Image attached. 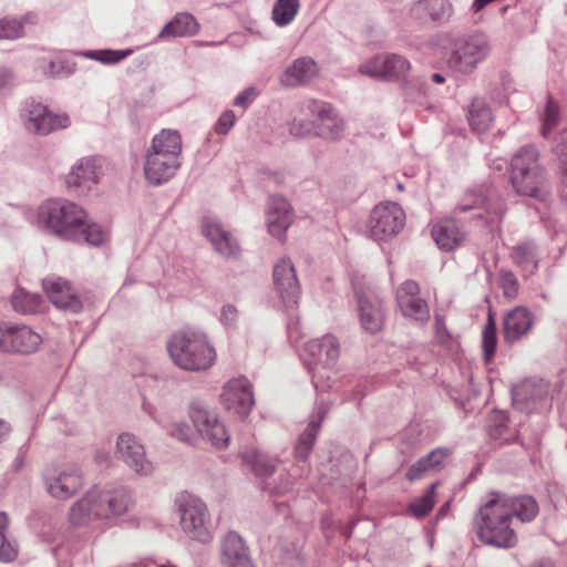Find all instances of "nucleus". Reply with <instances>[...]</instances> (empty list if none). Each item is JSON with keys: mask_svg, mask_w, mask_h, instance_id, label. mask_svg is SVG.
Returning a JSON list of instances; mask_svg holds the SVG:
<instances>
[{"mask_svg": "<svg viewBox=\"0 0 567 567\" xmlns=\"http://www.w3.org/2000/svg\"><path fill=\"white\" fill-rule=\"evenodd\" d=\"M167 351L173 362L185 371H205L216 360L206 333L192 328L174 332L167 341Z\"/></svg>", "mask_w": 567, "mask_h": 567, "instance_id": "obj_3", "label": "nucleus"}, {"mask_svg": "<svg viewBox=\"0 0 567 567\" xmlns=\"http://www.w3.org/2000/svg\"><path fill=\"white\" fill-rule=\"evenodd\" d=\"M317 62L310 56L296 59L280 75V83L285 86H298L310 82L318 75Z\"/></svg>", "mask_w": 567, "mask_h": 567, "instance_id": "obj_28", "label": "nucleus"}, {"mask_svg": "<svg viewBox=\"0 0 567 567\" xmlns=\"http://www.w3.org/2000/svg\"><path fill=\"white\" fill-rule=\"evenodd\" d=\"M330 410V404L324 402V401H320L317 403L316 405V417H312L309 422H318V430H320V426H321V423L322 421L324 420V417L327 416L328 412Z\"/></svg>", "mask_w": 567, "mask_h": 567, "instance_id": "obj_62", "label": "nucleus"}, {"mask_svg": "<svg viewBox=\"0 0 567 567\" xmlns=\"http://www.w3.org/2000/svg\"><path fill=\"white\" fill-rule=\"evenodd\" d=\"M431 235L439 248L444 251H452L464 240V234L454 219L440 220L433 225Z\"/></svg>", "mask_w": 567, "mask_h": 567, "instance_id": "obj_32", "label": "nucleus"}, {"mask_svg": "<svg viewBox=\"0 0 567 567\" xmlns=\"http://www.w3.org/2000/svg\"><path fill=\"white\" fill-rule=\"evenodd\" d=\"M13 310L29 316L41 313L47 309V302L39 293H32L23 288H17L10 298Z\"/></svg>", "mask_w": 567, "mask_h": 567, "instance_id": "obj_34", "label": "nucleus"}, {"mask_svg": "<svg viewBox=\"0 0 567 567\" xmlns=\"http://www.w3.org/2000/svg\"><path fill=\"white\" fill-rule=\"evenodd\" d=\"M11 427L10 425L0 419V443L8 436Z\"/></svg>", "mask_w": 567, "mask_h": 567, "instance_id": "obj_63", "label": "nucleus"}, {"mask_svg": "<svg viewBox=\"0 0 567 567\" xmlns=\"http://www.w3.org/2000/svg\"><path fill=\"white\" fill-rule=\"evenodd\" d=\"M9 516L6 512H0V560L4 563L12 561L18 556L17 542L8 536Z\"/></svg>", "mask_w": 567, "mask_h": 567, "instance_id": "obj_41", "label": "nucleus"}, {"mask_svg": "<svg viewBox=\"0 0 567 567\" xmlns=\"http://www.w3.org/2000/svg\"><path fill=\"white\" fill-rule=\"evenodd\" d=\"M181 167V161L173 155H161L147 148L144 162V175L153 186H159L173 178Z\"/></svg>", "mask_w": 567, "mask_h": 567, "instance_id": "obj_19", "label": "nucleus"}, {"mask_svg": "<svg viewBox=\"0 0 567 567\" xmlns=\"http://www.w3.org/2000/svg\"><path fill=\"white\" fill-rule=\"evenodd\" d=\"M243 464L248 466L258 477L272 475L278 466V460L255 449H246L240 453Z\"/></svg>", "mask_w": 567, "mask_h": 567, "instance_id": "obj_33", "label": "nucleus"}, {"mask_svg": "<svg viewBox=\"0 0 567 567\" xmlns=\"http://www.w3.org/2000/svg\"><path fill=\"white\" fill-rule=\"evenodd\" d=\"M497 347V334H496V322L493 313L489 311L486 323L482 332V350L483 358L486 362H489L496 352Z\"/></svg>", "mask_w": 567, "mask_h": 567, "instance_id": "obj_43", "label": "nucleus"}, {"mask_svg": "<svg viewBox=\"0 0 567 567\" xmlns=\"http://www.w3.org/2000/svg\"><path fill=\"white\" fill-rule=\"evenodd\" d=\"M491 52L488 38L483 33L454 37L450 40L447 66L461 74H471Z\"/></svg>", "mask_w": 567, "mask_h": 567, "instance_id": "obj_5", "label": "nucleus"}, {"mask_svg": "<svg viewBox=\"0 0 567 567\" xmlns=\"http://www.w3.org/2000/svg\"><path fill=\"white\" fill-rule=\"evenodd\" d=\"M433 471L426 456L421 457L412 464L405 473V478L410 482L421 480L427 472Z\"/></svg>", "mask_w": 567, "mask_h": 567, "instance_id": "obj_52", "label": "nucleus"}, {"mask_svg": "<svg viewBox=\"0 0 567 567\" xmlns=\"http://www.w3.org/2000/svg\"><path fill=\"white\" fill-rule=\"evenodd\" d=\"M133 53L132 49L126 50H96L89 51L85 55L90 56L96 61H100L104 64H114L117 63L125 58L130 56Z\"/></svg>", "mask_w": 567, "mask_h": 567, "instance_id": "obj_47", "label": "nucleus"}, {"mask_svg": "<svg viewBox=\"0 0 567 567\" xmlns=\"http://www.w3.org/2000/svg\"><path fill=\"white\" fill-rule=\"evenodd\" d=\"M398 302L401 313L415 322L425 323L430 320V308L427 302L420 298H405Z\"/></svg>", "mask_w": 567, "mask_h": 567, "instance_id": "obj_39", "label": "nucleus"}, {"mask_svg": "<svg viewBox=\"0 0 567 567\" xmlns=\"http://www.w3.org/2000/svg\"><path fill=\"white\" fill-rule=\"evenodd\" d=\"M41 343L42 337L28 326L0 323V350L3 352L30 354Z\"/></svg>", "mask_w": 567, "mask_h": 567, "instance_id": "obj_10", "label": "nucleus"}, {"mask_svg": "<svg viewBox=\"0 0 567 567\" xmlns=\"http://www.w3.org/2000/svg\"><path fill=\"white\" fill-rule=\"evenodd\" d=\"M420 285L412 279H408L401 284L396 291V301H400L405 298H414L420 295Z\"/></svg>", "mask_w": 567, "mask_h": 567, "instance_id": "obj_56", "label": "nucleus"}, {"mask_svg": "<svg viewBox=\"0 0 567 567\" xmlns=\"http://www.w3.org/2000/svg\"><path fill=\"white\" fill-rule=\"evenodd\" d=\"M80 205L63 198L47 199L37 210V223L49 235L100 247L107 240L109 233L101 225L89 223Z\"/></svg>", "mask_w": 567, "mask_h": 567, "instance_id": "obj_1", "label": "nucleus"}, {"mask_svg": "<svg viewBox=\"0 0 567 567\" xmlns=\"http://www.w3.org/2000/svg\"><path fill=\"white\" fill-rule=\"evenodd\" d=\"M560 121V111L559 106L556 102L553 101V99H549L544 116H543V125H542V135L545 138H548L551 132L557 127Z\"/></svg>", "mask_w": 567, "mask_h": 567, "instance_id": "obj_46", "label": "nucleus"}, {"mask_svg": "<svg viewBox=\"0 0 567 567\" xmlns=\"http://www.w3.org/2000/svg\"><path fill=\"white\" fill-rule=\"evenodd\" d=\"M355 297L362 329L371 334L380 332L386 317L383 300L362 290H355Z\"/></svg>", "mask_w": 567, "mask_h": 567, "instance_id": "obj_15", "label": "nucleus"}, {"mask_svg": "<svg viewBox=\"0 0 567 567\" xmlns=\"http://www.w3.org/2000/svg\"><path fill=\"white\" fill-rule=\"evenodd\" d=\"M44 485L52 497L68 499L82 488L83 475L75 465L48 470L44 474Z\"/></svg>", "mask_w": 567, "mask_h": 567, "instance_id": "obj_12", "label": "nucleus"}, {"mask_svg": "<svg viewBox=\"0 0 567 567\" xmlns=\"http://www.w3.org/2000/svg\"><path fill=\"white\" fill-rule=\"evenodd\" d=\"M410 69V61L396 53L375 55L359 66L360 73L382 80L404 79Z\"/></svg>", "mask_w": 567, "mask_h": 567, "instance_id": "obj_11", "label": "nucleus"}, {"mask_svg": "<svg viewBox=\"0 0 567 567\" xmlns=\"http://www.w3.org/2000/svg\"><path fill=\"white\" fill-rule=\"evenodd\" d=\"M238 319V311L233 305H225L220 310V321L226 327H231Z\"/></svg>", "mask_w": 567, "mask_h": 567, "instance_id": "obj_61", "label": "nucleus"}, {"mask_svg": "<svg viewBox=\"0 0 567 567\" xmlns=\"http://www.w3.org/2000/svg\"><path fill=\"white\" fill-rule=\"evenodd\" d=\"M204 236L210 241L214 249L226 259H238L241 254L237 238L224 226L212 218H204L202 223Z\"/></svg>", "mask_w": 567, "mask_h": 567, "instance_id": "obj_18", "label": "nucleus"}, {"mask_svg": "<svg viewBox=\"0 0 567 567\" xmlns=\"http://www.w3.org/2000/svg\"><path fill=\"white\" fill-rule=\"evenodd\" d=\"M560 167H561V183L564 186L567 187V161L566 159H559Z\"/></svg>", "mask_w": 567, "mask_h": 567, "instance_id": "obj_64", "label": "nucleus"}, {"mask_svg": "<svg viewBox=\"0 0 567 567\" xmlns=\"http://www.w3.org/2000/svg\"><path fill=\"white\" fill-rule=\"evenodd\" d=\"M21 116L24 118L25 128L29 132L42 136L71 125L70 116L66 113H54L48 105L32 97L24 101Z\"/></svg>", "mask_w": 567, "mask_h": 567, "instance_id": "obj_8", "label": "nucleus"}, {"mask_svg": "<svg viewBox=\"0 0 567 567\" xmlns=\"http://www.w3.org/2000/svg\"><path fill=\"white\" fill-rule=\"evenodd\" d=\"M134 499L131 489L121 486L95 493V518H111L121 516L130 511Z\"/></svg>", "mask_w": 567, "mask_h": 567, "instance_id": "obj_14", "label": "nucleus"}, {"mask_svg": "<svg viewBox=\"0 0 567 567\" xmlns=\"http://www.w3.org/2000/svg\"><path fill=\"white\" fill-rule=\"evenodd\" d=\"M299 0H276L272 7V20L278 27L288 25L297 16Z\"/></svg>", "mask_w": 567, "mask_h": 567, "instance_id": "obj_42", "label": "nucleus"}, {"mask_svg": "<svg viewBox=\"0 0 567 567\" xmlns=\"http://www.w3.org/2000/svg\"><path fill=\"white\" fill-rule=\"evenodd\" d=\"M148 148L158 152L161 155H173L179 159L182 154V136L176 130L163 128L153 136Z\"/></svg>", "mask_w": 567, "mask_h": 567, "instance_id": "obj_35", "label": "nucleus"}, {"mask_svg": "<svg viewBox=\"0 0 567 567\" xmlns=\"http://www.w3.org/2000/svg\"><path fill=\"white\" fill-rule=\"evenodd\" d=\"M16 86V75L12 70L1 66L0 68V94H7Z\"/></svg>", "mask_w": 567, "mask_h": 567, "instance_id": "obj_57", "label": "nucleus"}, {"mask_svg": "<svg viewBox=\"0 0 567 567\" xmlns=\"http://www.w3.org/2000/svg\"><path fill=\"white\" fill-rule=\"evenodd\" d=\"M200 435L218 450L227 447L230 439L225 425L216 417L207 425V431H202Z\"/></svg>", "mask_w": 567, "mask_h": 567, "instance_id": "obj_44", "label": "nucleus"}, {"mask_svg": "<svg viewBox=\"0 0 567 567\" xmlns=\"http://www.w3.org/2000/svg\"><path fill=\"white\" fill-rule=\"evenodd\" d=\"M405 225V213L396 203L377 205L370 214L369 234L375 241L395 237Z\"/></svg>", "mask_w": 567, "mask_h": 567, "instance_id": "obj_9", "label": "nucleus"}, {"mask_svg": "<svg viewBox=\"0 0 567 567\" xmlns=\"http://www.w3.org/2000/svg\"><path fill=\"white\" fill-rule=\"evenodd\" d=\"M168 434L182 442H188L192 435V430L188 424L184 422L173 423L167 429Z\"/></svg>", "mask_w": 567, "mask_h": 567, "instance_id": "obj_58", "label": "nucleus"}, {"mask_svg": "<svg viewBox=\"0 0 567 567\" xmlns=\"http://www.w3.org/2000/svg\"><path fill=\"white\" fill-rule=\"evenodd\" d=\"M509 257L524 276L534 275L540 261V249L533 239H524L511 248Z\"/></svg>", "mask_w": 567, "mask_h": 567, "instance_id": "obj_26", "label": "nucleus"}, {"mask_svg": "<svg viewBox=\"0 0 567 567\" xmlns=\"http://www.w3.org/2000/svg\"><path fill=\"white\" fill-rule=\"evenodd\" d=\"M23 35V24L16 19L0 20V40H14Z\"/></svg>", "mask_w": 567, "mask_h": 567, "instance_id": "obj_49", "label": "nucleus"}, {"mask_svg": "<svg viewBox=\"0 0 567 567\" xmlns=\"http://www.w3.org/2000/svg\"><path fill=\"white\" fill-rule=\"evenodd\" d=\"M508 416L503 411H494L487 423V433L489 439L495 442L497 446H503L516 442L518 437L507 435Z\"/></svg>", "mask_w": 567, "mask_h": 567, "instance_id": "obj_36", "label": "nucleus"}, {"mask_svg": "<svg viewBox=\"0 0 567 567\" xmlns=\"http://www.w3.org/2000/svg\"><path fill=\"white\" fill-rule=\"evenodd\" d=\"M513 400L523 404L525 410L546 409L551 405L548 384L543 380L528 379L513 390Z\"/></svg>", "mask_w": 567, "mask_h": 567, "instance_id": "obj_20", "label": "nucleus"}, {"mask_svg": "<svg viewBox=\"0 0 567 567\" xmlns=\"http://www.w3.org/2000/svg\"><path fill=\"white\" fill-rule=\"evenodd\" d=\"M411 14L422 23L443 24L453 16V6L450 0H419L411 8Z\"/></svg>", "mask_w": 567, "mask_h": 567, "instance_id": "obj_24", "label": "nucleus"}, {"mask_svg": "<svg viewBox=\"0 0 567 567\" xmlns=\"http://www.w3.org/2000/svg\"><path fill=\"white\" fill-rule=\"evenodd\" d=\"M95 492H87L84 497L75 502L69 513L70 523L74 526H82L87 524L92 518H95Z\"/></svg>", "mask_w": 567, "mask_h": 567, "instance_id": "obj_38", "label": "nucleus"}, {"mask_svg": "<svg viewBox=\"0 0 567 567\" xmlns=\"http://www.w3.org/2000/svg\"><path fill=\"white\" fill-rule=\"evenodd\" d=\"M512 518L493 496L484 503L473 519L478 539L496 548H513L517 545V535L512 527Z\"/></svg>", "mask_w": 567, "mask_h": 567, "instance_id": "obj_4", "label": "nucleus"}, {"mask_svg": "<svg viewBox=\"0 0 567 567\" xmlns=\"http://www.w3.org/2000/svg\"><path fill=\"white\" fill-rule=\"evenodd\" d=\"M437 483L432 484L424 495L409 504V512L416 518H424L434 507V491Z\"/></svg>", "mask_w": 567, "mask_h": 567, "instance_id": "obj_45", "label": "nucleus"}, {"mask_svg": "<svg viewBox=\"0 0 567 567\" xmlns=\"http://www.w3.org/2000/svg\"><path fill=\"white\" fill-rule=\"evenodd\" d=\"M311 130L312 125L309 122L296 118L290 123L289 126L290 134L296 137L307 136L311 133Z\"/></svg>", "mask_w": 567, "mask_h": 567, "instance_id": "obj_60", "label": "nucleus"}, {"mask_svg": "<svg viewBox=\"0 0 567 567\" xmlns=\"http://www.w3.org/2000/svg\"><path fill=\"white\" fill-rule=\"evenodd\" d=\"M199 31V23L194 16L187 12H178L159 31L154 42L174 38L193 37Z\"/></svg>", "mask_w": 567, "mask_h": 567, "instance_id": "obj_31", "label": "nucleus"}, {"mask_svg": "<svg viewBox=\"0 0 567 567\" xmlns=\"http://www.w3.org/2000/svg\"><path fill=\"white\" fill-rule=\"evenodd\" d=\"M317 125L315 134L328 141H338L342 137L344 123L330 104L321 103L316 106Z\"/></svg>", "mask_w": 567, "mask_h": 567, "instance_id": "obj_27", "label": "nucleus"}, {"mask_svg": "<svg viewBox=\"0 0 567 567\" xmlns=\"http://www.w3.org/2000/svg\"><path fill=\"white\" fill-rule=\"evenodd\" d=\"M189 417L198 433H202V431H207V425L214 420L215 416H212L205 409L200 406L192 405L189 409Z\"/></svg>", "mask_w": 567, "mask_h": 567, "instance_id": "obj_51", "label": "nucleus"}, {"mask_svg": "<svg viewBox=\"0 0 567 567\" xmlns=\"http://www.w3.org/2000/svg\"><path fill=\"white\" fill-rule=\"evenodd\" d=\"M467 120L474 132H486L493 122L491 107L483 99H473L468 110Z\"/></svg>", "mask_w": 567, "mask_h": 567, "instance_id": "obj_37", "label": "nucleus"}, {"mask_svg": "<svg viewBox=\"0 0 567 567\" xmlns=\"http://www.w3.org/2000/svg\"><path fill=\"white\" fill-rule=\"evenodd\" d=\"M499 287L506 298L514 299L519 290V284L512 270L501 269L499 272Z\"/></svg>", "mask_w": 567, "mask_h": 567, "instance_id": "obj_48", "label": "nucleus"}, {"mask_svg": "<svg viewBox=\"0 0 567 567\" xmlns=\"http://www.w3.org/2000/svg\"><path fill=\"white\" fill-rule=\"evenodd\" d=\"M221 559L228 567H254L243 538L236 532H229L221 543Z\"/></svg>", "mask_w": 567, "mask_h": 567, "instance_id": "obj_30", "label": "nucleus"}, {"mask_svg": "<svg viewBox=\"0 0 567 567\" xmlns=\"http://www.w3.org/2000/svg\"><path fill=\"white\" fill-rule=\"evenodd\" d=\"M96 156H85L80 158L65 177V185L69 190L78 195H85L94 185L99 183L101 166L97 164Z\"/></svg>", "mask_w": 567, "mask_h": 567, "instance_id": "obj_17", "label": "nucleus"}, {"mask_svg": "<svg viewBox=\"0 0 567 567\" xmlns=\"http://www.w3.org/2000/svg\"><path fill=\"white\" fill-rule=\"evenodd\" d=\"M42 288L49 300L59 309L79 313L82 301L72 288L71 284L62 278H45L42 280Z\"/></svg>", "mask_w": 567, "mask_h": 567, "instance_id": "obj_21", "label": "nucleus"}, {"mask_svg": "<svg viewBox=\"0 0 567 567\" xmlns=\"http://www.w3.org/2000/svg\"><path fill=\"white\" fill-rule=\"evenodd\" d=\"M236 123V115L234 111L226 110L218 117L215 123L214 130L218 135H226L233 128Z\"/></svg>", "mask_w": 567, "mask_h": 567, "instance_id": "obj_54", "label": "nucleus"}, {"mask_svg": "<svg viewBox=\"0 0 567 567\" xmlns=\"http://www.w3.org/2000/svg\"><path fill=\"white\" fill-rule=\"evenodd\" d=\"M116 450L120 458L137 475L146 476L153 472V464L146 457L144 445L131 433L117 437Z\"/></svg>", "mask_w": 567, "mask_h": 567, "instance_id": "obj_16", "label": "nucleus"}, {"mask_svg": "<svg viewBox=\"0 0 567 567\" xmlns=\"http://www.w3.org/2000/svg\"><path fill=\"white\" fill-rule=\"evenodd\" d=\"M274 288L282 307L288 315L287 329L291 332L297 329V306L301 295V287L297 278L295 266L289 258H280L272 269Z\"/></svg>", "mask_w": 567, "mask_h": 567, "instance_id": "obj_7", "label": "nucleus"}, {"mask_svg": "<svg viewBox=\"0 0 567 567\" xmlns=\"http://www.w3.org/2000/svg\"><path fill=\"white\" fill-rule=\"evenodd\" d=\"M319 433L318 422H309L303 432L299 435L295 445V457L297 461L306 462L312 452Z\"/></svg>", "mask_w": 567, "mask_h": 567, "instance_id": "obj_40", "label": "nucleus"}, {"mask_svg": "<svg viewBox=\"0 0 567 567\" xmlns=\"http://www.w3.org/2000/svg\"><path fill=\"white\" fill-rule=\"evenodd\" d=\"M489 496L497 501L512 519L515 516L522 522H532L538 515V504L530 495L511 496L501 492H492Z\"/></svg>", "mask_w": 567, "mask_h": 567, "instance_id": "obj_23", "label": "nucleus"}, {"mask_svg": "<svg viewBox=\"0 0 567 567\" xmlns=\"http://www.w3.org/2000/svg\"><path fill=\"white\" fill-rule=\"evenodd\" d=\"M183 532L192 539L206 544L213 539L212 524L206 504L198 497L182 492L175 499Z\"/></svg>", "mask_w": 567, "mask_h": 567, "instance_id": "obj_6", "label": "nucleus"}, {"mask_svg": "<svg viewBox=\"0 0 567 567\" xmlns=\"http://www.w3.org/2000/svg\"><path fill=\"white\" fill-rule=\"evenodd\" d=\"M258 92L255 86H248L243 90L234 100V106L240 107L246 111L256 100Z\"/></svg>", "mask_w": 567, "mask_h": 567, "instance_id": "obj_55", "label": "nucleus"}, {"mask_svg": "<svg viewBox=\"0 0 567 567\" xmlns=\"http://www.w3.org/2000/svg\"><path fill=\"white\" fill-rule=\"evenodd\" d=\"M220 401L228 411L246 417L255 405L251 383L245 377L229 380L223 388Z\"/></svg>", "mask_w": 567, "mask_h": 567, "instance_id": "obj_13", "label": "nucleus"}, {"mask_svg": "<svg viewBox=\"0 0 567 567\" xmlns=\"http://www.w3.org/2000/svg\"><path fill=\"white\" fill-rule=\"evenodd\" d=\"M433 471L426 456L421 457L412 464L405 473V478L410 482L421 480L427 472Z\"/></svg>", "mask_w": 567, "mask_h": 567, "instance_id": "obj_53", "label": "nucleus"}, {"mask_svg": "<svg viewBox=\"0 0 567 567\" xmlns=\"http://www.w3.org/2000/svg\"><path fill=\"white\" fill-rule=\"evenodd\" d=\"M75 71V63L68 60H52L48 64L47 73L53 78H65Z\"/></svg>", "mask_w": 567, "mask_h": 567, "instance_id": "obj_50", "label": "nucleus"}, {"mask_svg": "<svg viewBox=\"0 0 567 567\" xmlns=\"http://www.w3.org/2000/svg\"><path fill=\"white\" fill-rule=\"evenodd\" d=\"M532 312L522 306L506 313L503 320V336L507 343H514L527 334L533 327Z\"/></svg>", "mask_w": 567, "mask_h": 567, "instance_id": "obj_25", "label": "nucleus"}, {"mask_svg": "<svg viewBox=\"0 0 567 567\" xmlns=\"http://www.w3.org/2000/svg\"><path fill=\"white\" fill-rule=\"evenodd\" d=\"M266 223L269 234L284 239L286 231L292 223V208L288 200L280 195H271L268 198Z\"/></svg>", "mask_w": 567, "mask_h": 567, "instance_id": "obj_22", "label": "nucleus"}, {"mask_svg": "<svg viewBox=\"0 0 567 567\" xmlns=\"http://www.w3.org/2000/svg\"><path fill=\"white\" fill-rule=\"evenodd\" d=\"M450 455V451L447 449L439 447L431 451L426 456V460L432 467L433 471L439 470L446 457Z\"/></svg>", "mask_w": 567, "mask_h": 567, "instance_id": "obj_59", "label": "nucleus"}, {"mask_svg": "<svg viewBox=\"0 0 567 567\" xmlns=\"http://www.w3.org/2000/svg\"><path fill=\"white\" fill-rule=\"evenodd\" d=\"M305 352L318 363L332 367L340 354V343L337 337L327 333L321 338L312 339L305 344Z\"/></svg>", "mask_w": 567, "mask_h": 567, "instance_id": "obj_29", "label": "nucleus"}, {"mask_svg": "<svg viewBox=\"0 0 567 567\" xmlns=\"http://www.w3.org/2000/svg\"><path fill=\"white\" fill-rule=\"evenodd\" d=\"M511 184L515 193L547 203L551 198V186L546 169L539 162V152L534 145L520 147L511 161Z\"/></svg>", "mask_w": 567, "mask_h": 567, "instance_id": "obj_2", "label": "nucleus"}]
</instances>
